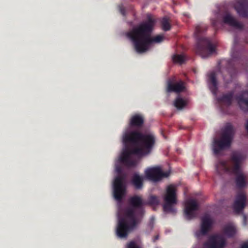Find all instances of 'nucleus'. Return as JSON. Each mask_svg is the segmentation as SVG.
Returning <instances> with one entry per match:
<instances>
[{
	"mask_svg": "<svg viewBox=\"0 0 248 248\" xmlns=\"http://www.w3.org/2000/svg\"><path fill=\"white\" fill-rule=\"evenodd\" d=\"M130 207L124 211V217H119L116 234L120 238H125L140 222L144 210V202L141 197L135 195L128 200Z\"/></svg>",
	"mask_w": 248,
	"mask_h": 248,
	"instance_id": "obj_1",
	"label": "nucleus"
},
{
	"mask_svg": "<svg viewBox=\"0 0 248 248\" xmlns=\"http://www.w3.org/2000/svg\"><path fill=\"white\" fill-rule=\"evenodd\" d=\"M155 24V20L151 16H148L147 21L140 24L128 31L126 35L133 43L136 51L142 53L146 51L152 44L162 42L164 37L158 35L152 37L151 33Z\"/></svg>",
	"mask_w": 248,
	"mask_h": 248,
	"instance_id": "obj_2",
	"label": "nucleus"
},
{
	"mask_svg": "<svg viewBox=\"0 0 248 248\" xmlns=\"http://www.w3.org/2000/svg\"><path fill=\"white\" fill-rule=\"evenodd\" d=\"M245 157V155L242 152L234 151L232 153L231 156L232 164V166H227L224 161H220L216 166V170L218 173H220L219 167H221L224 172L234 174L236 186L239 189L244 188L248 185V176L242 172L241 169V164Z\"/></svg>",
	"mask_w": 248,
	"mask_h": 248,
	"instance_id": "obj_3",
	"label": "nucleus"
},
{
	"mask_svg": "<svg viewBox=\"0 0 248 248\" xmlns=\"http://www.w3.org/2000/svg\"><path fill=\"white\" fill-rule=\"evenodd\" d=\"M123 141L126 145L130 144L134 147H139L141 144V147L144 152L143 156L149 154L155 142V138L152 134H144L138 131L125 132L123 136Z\"/></svg>",
	"mask_w": 248,
	"mask_h": 248,
	"instance_id": "obj_4",
	"label": "nucleus"
},
{
	"mask_svg": "<svg viewBox=\"0 0 248 248\" xmlns=\"http://www.w3.org/2000/svg\"><path fill=\"white\" fill-rule=\"evenodd\" d=\"M207 29L206 25L200 24L196 26L194 31V35L197 41L195 51L202 58L208 57L215 51V46L212 44L210 39L201 36Z\"/></svg>",
	"mask_w": 248,
	"mask_h": 248,
	"instance_id": "obj_5",
	"label": "nucleus"
},
{
	"mask_svg": "<svg viewBox=\"0 0 248 248\" xmlns=\"http://www.w3.org/2000/svg\"><path fill=\"white\" fill-rule=\"evenodd\" d=\"M238 43V39L236 36L234 39V46L232 51V59L226 62V68L224 69H219L218 72L222 75V77L226 83L231 82L236 73V69L234 66V62L238 60L240 58V52L235 51L234 48Z\"/></svg>",
	"mask_w": 248,
	"mask_h": 248,
	"instance_id": "obj_6",
	"label": "nucleus"
},
{
	"mask_svg": "<svg viewBox=\"0 0 248 248\" xmlns=\"http://www.w3.org/2000/svg\"><path fill=\"white\" fill-rule=\"evenodd\" d=\"M234 134L233 126L228 124L223 130L220 139L214 141L213 151L215 155H218L221 151L230 146Z\"/></svg>",
	"mask_w": 248,
	"mask_h": 248,
	"instance_id": "obj_7",
	"label": "nucleus"
},
{
	"mask_svg": "<svg viewBox=\"0 0 248 248\" xmlns=\"http://www.w3.org/2000/svg\"><path fill=\"white\" fill-rule=\"evenodd\" d=\"M115 170L119 174L116 176L113 182V195L115 199L118 201H121L125 192V176L122 174V166L118 164L115 165Z\"/></svg>",
	"mask_w": 248,
	"mask_h": 248,
	"instance_id": "obj_8",
	"label": "nucleus"
},
{
	"mask_svg": "<svg viewBox=\"0 0 248 248\" xmlns=\"http://www.w3.org/2000/svg\"><path fill=\"white\" fill-rule=\"evenodd\" d=\"M176 191V187L174 185H170L167 187L163 206L164 212L172 213L176 212L173 206L177 202Z\"/></svg>",
	"mask_w": 248,
	"mask_h": 248,
	"instance_id": "obj_9",
	"label": "nucleus"
},
{
	"mask_svg": "<svg viewBox=\"0 0 248 248\" xmlns=\"http://www.w3.org/2000/svg\"><path fill=\"white\" fill-rule=\"evenodd\" d=\"M144 152L140 147H134L133 148H126L118 158V161L127 167H135L137 162L136 160L130 159L131 155H135L139 156H143Z\"/></svg>",
	"mask_w": 248,
	"mask_h": 248,
	"instance_id": "obj_10",
	"label": "nucleus"
},
{
	"mask_svg": "<svg viewBox=\"0 0 248 248\" xmlns=\"http://www.w3.org/2000/svg\"><path fill=\"white\" fill-rule=\"evenodd\" d=\"M145 175L148 180L156 182L163 178L168 177L170 175V172H163L159 167H155L146 169Z\"/></svg>",
	"mask_w": 248,
	"mask_h": 248,
	"instance_id": "obj_11",
	"label": "nucleus"
},
{
	"mask_svg": "<svg viewBox=\"0 0 248 248\" xmlns=\"http://www.w3.org/2000/svg\"><path fill=\"white\" fill-rule=\"evenodd\" d=\"M226 241L221 234H214L203 244V248H224Z\"/></svg>",
	"mask_w": 248,
	"mask_h": 248,
	"instance_id": "obj_12",
	"label": "nucleus"
},
{
	"mask_svg": "<svg viewBox=\"0 0 248 248\" xmlns=\"http://www.w3.org/2000/svg\"><path fill=\"white\" fill-rule=\"evenodd\" d=\"M213 220L208 214L205 215L201 218L200 230L195 232V236L200 238L202 236L206 235L212 228Z\"/></svg>",
	"mask_w": 248,
	"mask_h": 248,
	"instance_id": "obj_13",
	"label": "nucleus"
},
{
	"mask_svg": "<svg viewBox=\"0 0 248 248\" xmlns=\"http://www.w3.org/2000/svg\"><path fill=\"white\" fill-rule=\"evenodd\" d=\"M199 209V205L196 200L190 199L185 204L184 213L186 217L189 220L195 217L196 211Z\"/></svg>",
	"mask_w": 248,
	"mask_h": 248,
	"instance_id": "obj_14",
	"label": "nucleus"
},
{
	"mask_svg": "<svg viewBox=\"0 0 248 248\" xmlns=\"http://www.w3.org/2000/svg\"><path fill=\"white\" fill-rule=\"evenodd\" d=\"M246 196L242 192L237 194L233 204L234 212L236 214L242 212L246 205Z\"/></svg>",
	"mask_w": 248,
	"mask_h": 248,
	"instance_id": "obj_15",
	"label": "nucleus"
},
{
	"mask_svg": "<svg viewBox=\"0 0 248 248\" xmlns=\"http://www.w3.org/2000/svg\"><path fill=\"white\" fill-rule=\"evenodd\" d=\"M234 8L240 16L248 17V0H238L234 4Z\"/></svg>",
	"mask_w": 248,
	"mask_h": 248,
	"instance_id": "obj_16",
	"label": "nucleus"
},
{
	"mask_svg": "<svg viewBox=\"0 0 248 248\" xmlns=\"http://www.w3.org/2000/svg\"><path fill=\"white\" fill-rule=\"evenodd\" d=\"M238 104L243 111H248V91L242 93L236 97Z\"/></svg>",
	"mask_w": 248,
	"mask_h": 248,
	"instance_id": "obj_17",
	"label": "nucleus"
},
{
	"mask_svg": "<svg viewBox=\"0 0 248 248\" xmlns=\"http://www.w3.org/2000/svg\"><path fill=\"white\" fill-rule=\"evenodd\" d=\"M217 75V74L214 71H212L208 74V82L209 87L212 93L214 95L217 94L218 90Z\"/></svg>",
	"mask_w": 248,
	"mask_h": 248,
	"instance_id": "obj_18",
	"label": "nucleus"
},
{
	"mask_svg": "<svg viewBox=\"0 0 248 248\" xmlns=\"http://www.w3.org/2000/svg\"><path fill=\"white\" fill-rule=\"evenodd\" d=\"M223 21L224 23L236 29H242L243 27L241 23L237 21L230 14H226L224 16Z\"/></svg>",
	"mask_w": 248,
	"mask_h": 248,
	"instance_id": "obj_19",
	"label": "nucleus"
},
{
	"mask_svg": "<svg viewBox=\"0 0 248 248\" xmlns=\"http://www.w3.org/2000/svg\"><path fill=\"white\" fill-rule=\"evenodd\" d=\"M233 95L234 92L231 91L218 97L217 101L220 105H225L227 106H230L232 103Z\"/></svg>",
	"mask_w": 248,
	"mask_h": 248,
	"instance_id": "obj_20",
	"label": "nucleus"
},
{
	"mask_svg": "<svg viewBox=\"0 0 248 248\" xmlns=\"http://www.w3.org/2000/svg\"><path fill=\"white\" fill-rule=\"evenodd\" d=\"M144 118L140 114L132 116L130 120L129 125L131 127H140L144 124Z\"/></svg>",
	"mask_w": 248,
	"mask_h": 248,
	"instance_id": "obj_21",
	"label": "nucleus"
},
{
	"mask_svg": "<svg viewBox=\"0 0 248 248\" xmlns=\"http://www.w3.org/2000/svg\"><path fill=\"white\" fill-rule=\"evenodd\" d=\"M131 184L136 189H140L143 186V177L134 173L131 178Z\"/></svg>",
	"mask_w": 248,
	"mask_h": 248,
	"instance_id": "obj_22",
	"label": "nucleus"
},
{
	"mask_svg": "<svg viewBox=\"0 0 248 248\" xmlns=\"http://www.w3.org/2000/svg\"><path fill=\"white\" fill-rule=\"evenodd\" d=\"M184 89V86L182 81L176 83H172L170 81L168 82L167 91L168 92L180 93Z\"/></svg>",
	"mask_w": 248,
	"mask_h": 248,
	"instance_id": "obj_23",
	"label": "nucleus"
},
{
	"mask_svg": "<svg viewBox=\"0 0 248 248\" xmlns=\"http://www.w3.org/2000/svg\"><path fill=\"white\" fill-rule=\"evenodd\" d=\"M223 234L228 238L233 237L236 232L235 227L232 224L226 225L222 229Z\"/></svg>",
	"mask_w": 248,
	"mask_h": 248,
	"instance_id": "obj_24",
	"label": "nucleus"
},
{
	"mask_svg": "<svg viewBox=\"0 0 248 248\" xmlns=\"http://www.w3.org/2000/svg\"><path fill=\"white\" fill-rule=\"evenodd\" d=\"M161 27L163 30L164 31H169L171 28L170 24L167 17L163 18L161 22Z\"/></svg>",
	"mask_w": 248,
	"mask_h": 248,
	"instance_id": "obj_25",
	"label": "nucleus"
},
{
	"mask_svg": "<svg viewBox=\"0 0 248 248\" xmlns=\"http://www.w3.org/2000/svg\"><path fill=\"white\" fill-rule=\"evenodd\" d=\"M174 106L179 109H182L184 107L186 103L185 101L181 98H177L174 102Z\"/></svg>",
	"mask_w": 248,
	"mask_h": 248,
	"instance_id": "obj_26",
	"label": "nucleus"
},
{
	"mask_svg": "<svg viewBox=\"0 0 248 248\" xmlns=\"http://www.w3.org/2000/svg\"><path fill=\"white\" fill-rule=\"evenodd\" d=\"M173 61L174 62L182 64L186 60L185 57L183 55H175L172 58Z\"/></svg>",
	"mask_w": 248,
	"mask_h": 248,
	"instance_id": "obj_27",
	"label": "nucleus"
},
{
	"mask_svg": "<svg viewBox=\"0 0 248 248\" xmlns=\"http://www.w3.org/2000/svg\"><path fill=\"white\" fill-rule=\"evenodd\" d=\"M148 202L150 205H158L159 200L156 196H151L149 198Z\"/></svg>",
	"mask_w": 248,
	"mask_h": 248,
	"instance_id": "obj_28",
	"label": "nucleus"
},
{
	"mask_svg": "<svg viewBox=\"0 0 248 248\" xmlns=\"http://www.w3.org/2000/svg\"><path fill=\"white\" fill-rule=\"evenodd\" d=\"M127 248H140L134 242H130L127 245Z\"/></svg>",
	"mask_w": 248,
	"mask_h": 248,
	"instance_id": "obj_29",
	"label": "nucleus"
},
{
	"mask_svg": "<svg viewBox=\"0 0 248 248\" xmlns=\"http://www.w3.org/2000/svg\"><path fill=\"white\" fill-rule=\"evenodd\" d=\"M218 22V21L217 19L216 18V19H211L212 25L216 29L217 28Z\"/></svg>",
	"mask_w": 248,
	"mask_h": 248,
	"instance_id": "obj_30",
	"label": "nucleus"
},
{
	"mask_svg": "<svg viewBox=\"0 0 248 248\" xmlns=\"http://www.w3.org/2000/svg\"><path fill=\"white\" fill-rule=\"evenodd\" d=\"M120 11L121 14L123 16H125V11L124 8L121 7H120Z\"/></svg>",
	"mask_w": 248,
	"mask_h": 248,
	"instance_id": "obj_31",
	"label": "nucleus"
},
{
	"mask_svg": "<svg viewBox=\"0 0 248 248\" xmlns=\"http://www.w3.org/2000/svg\"><path fill=\"white\" fill-rule=\"evenodd\" d=\"M243 222L244 225H246L247 224V217L245 215H243Z\"/></svg>",
	"mask_w": 248,
	"mask_h": 248,
	"instance_id": "obj_32",
	"label": "nucleus"
},
{
	"mask_svg": "<svg viewBox=\"0 0 248 248\" xmlns=\"http://www.w3.org/2000/svg\"><path fill=\"white\" fill-rule=\"evenodd\" d=\"M241 248H248V244L245 243L241 246Z\"/></svg>",
	"mask_w": 248,
	"mask_h": 248,
	"instance_id": "obj_33",
	"label": "nucleus"
},
{
	"mask_svg": "<svg viewBox=\"0 0 248 248\" xmlns=\"http://www.w3.org/2000/svg\"><path fill=\"white\" fill-rule=\"evenodd\" d=\"M246 129L248 132V121H247V124H246Z\"/></svg>",
	"mask_w": 248,
	"mask_h": 248,
	"instance_id": "obj_34",
	"label": "nucleus"
},
{
	"mask_svg": "<svg viewBox=\"0 0 248 248\" xmlns=\"http://www.w3.org/2000/svg\"><path fill=\"white\" fill-rule=\"evenodd\" d=\"M158 236H156L155 237L154 241H155L156 240L158 239Z\"/></svg>",
	"mask_w": 248,
	"mask_h": 248,
	"instance_id": "obj_35",
	"label": "nucleus"
},
{
	"mask_svg": "<svg viewBox=\"0 0 248 248\" xmlns=\"http://www.w3.org/2000/svg\"><path fill=\"white\" fill-rule=\"evenodd\" d=\"M246 43L248 44V40H246Z\"/></svg>",
	"mask_w": 248,
	"mask_h": 248,
	"instance_id": "obj_36",
	"label": "nucleus"
},
{
	"mask_svg": "<svg viewBox=\"0 0 248 248\" xmlns=\"http://www.w3.org/2000/svg\"><path fill=\"white\" fill-rule=\"evenodd\" d=\"M151 219H152V220H154V217H152Z\"/></svg>",
	"mask_w": 248,
	"mask_h": 248,
	"instance_id": "obj_37",
	"label": "nucleus"
}]
</instances>
